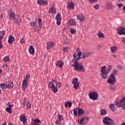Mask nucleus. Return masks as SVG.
I'll list each match as a JSON object with an SVG mask.
<instances>
[{
  "instance_id": "nucleus-1",
  "label": "nucleus",
  "mask_w": 125,
  "mask_h": 125,
  "mask_svg": "<svg viewBox=\"0 0 125 125\" xmlns=\"http://www.w3.org/2000/svg\"><path fill=\"white\" fill-rule=\"evenodd\" d=\"M82 55V54L81 52V50L80 48H77L76 52H75L73 55V58L75 60V61L74 62L72 66V67H74V71H79L80 72H82V73H84V72H85V68L83 67V64L78 62V60L83 58L81 57V55Z\"/></svg>"
},
{
  "instance_id": "nucleus-2",
  "label": "nucleus",
  "mask_w": 125,
  "mask_h": 125,
  "mask_svg": "<svg viewBox=\"0 0 125 125\" xmlns=\"http://www.w3.org/2000/svg\"><path fill=\"white\" fill-rule=\"evenodd\" d=\"M117 108L122 107L123 110H125V97L123 98L120 100H118L114 103Z\"/></svg>"
},
{
  "instance_id": "nucleus-3",
  "label": "nucleus",
  "mask_w": 125,
  "mask_h": 125,
  "mask_svg": "<svg viewBox=\"0 0 125 125\" xmlns=\"http://www.w3.org/2000/svg\"><path fill=\"white\" fill-rule=\"evenodd\" d=\"M101 77L104 80L107 79L109 73L106 71V66L104 65L101 68Z\"/></svg>"
},
{
  "instance_id": "nucleus-4",
  "label": "nucleus",
  "mask_w": 125,
  "mask_h": 125,
  "mask_svg": "<svg viewBox=\"0 0 125 125\" xmlns=\"http://www.w3.org/2000/svg\"><path fill=\"white\" fill-rule=\"evenodd\" d=\"M103 123L106 125H116L115 122L109 117H105L103 120Z\"/></svg>"
},
{
  "instance_id": "nucleus-5",
  "label": "nucleus",
  "mask_w": 125,
  "mask_h": 125,
  "mask_svg": "<svg viewBox=\"0 0 125 125\" xmlns=\"http://www.w3.org/2000/svg\"><path fill=\"white\" fill-rule=\"evenodd\" d=\"M106 82L108 83H109V84L114 85V84L116 83V82H117L116 76H115L113 74H111L108 77V79L106 80Z\"/></svg>"
},
{
  "instance_id": "nucleus-6",
  "label": "nucleus",
  "mask_w": 125,
  "mask_h": 125,
  "mask_svg": "<svg viewBox=\"0 0 125 125\" xmlns=\"http://www.w3.org/2000/svg\"><path fill=\"white\" fill-rule=\"evenodd\" d=\"M89 120V117H83L81 119V120L80 121V119L78 120V124L79 125H86V124H87L88 123V121Z\"/></svg>"
},
{
  "instance_id": "nucleus-7",
  "label": "nucleus",
  "mask_w": 125,
  "mask_h": 125,
  "mask_svg": "<svg viewBox=\"0 0 125 125\" xmlns=\"http://www.w3.org/2000/svg\"><path fill=\"white\" fill-rule=\"evenodd\" d=\"M48 87L52 89L53 93H57V92L58 91V88L57 86H56L54 84H53L52 83H48Z\"/></svg>"
},
{
  "instance_id": "nucleus-8",
  "label": "nucleus",
  "mask_w": 125,
  "mask_h": 125,
  "mask_svg": "<svg viewBox=\"0 0 125 125\" xmlns=\"http://www.w3.org/2000/svg\"><path fill=\"white\" fill-rule=\"evenodd\" d=\"M89 98L90 99H92V100H97L98 99V93L96 92L90 93L89 94Z\"/></svg>"
},
{
  "instance_id": "nucleus-9",
  "label": "nucleus",
  "mask_w": 125,
  "mask_h": 125,
  "mask_svg": "<svg viewBox=\"0 0 125 125\" xmlns=\"http://www.w3.org/2000/svg\"><path fill=\"white\" fill-rule=\"evenodd\" d=\"M79 81V79H78L77 78H74L72 79V83L73 85V88H74L75 89H77L79 86H80V83H78Z\"/></svg>"
},
{
  "instance_id": "nucleus-10",
  "label": "nucleus",
  "mask_w": 125,
  "mask_h": 125,
  "mask_svg": "<svg viewBox=\"0 0 125 125\" xmlns=\"http://www.w3.org/2000/svg\"><path fill=\"white\" fill-rule=\"evenodd\" d=\"M117 33L118 35H124L125 36V28L124 27H121L117 29Z\"/></svg>"
},
{
  "instance_id": "nucleus-11",
  "label": "nucleus",
  "mask_w": 125,
  "mask_h": 125,
  "mask_svg": "<svg viewBox=\"0 0 125 125\" xmlns=\"http://www.w3.org/2000/svg\"><path fill=\"white\" fill-rule=\"evenodd\" d=\"M55 18L57 20V24L58 25H60L61 23V20H62V19L61 18V14H58Z\"/></svg>"
},
{
  "instance_id": "nucleus-12",
  "label": "nucleus",
  "mask_w": 125,
  "mask_h": 125,
  "mask_svg": "<svg viewBox=\"0 0 125 125\" xmlns=\"http://www.w3.org/2000/svg\"><path fill=\"white\" fill-rule=\"evenodd\" d=\"M105 7L106 9H112L114 7V5L111 2H107L105 5Z\"/></svg>"
},
{
  "instance_id": "nucleus-13",
  "label": "nucleus",
  "mask_w": 125,
  "mask_h": 125,
  "mask_svg": "<svg viewBox=\"0 0 125 125\" xmlns=\"http://www.w3.org/2000/svg\"><path fill=\"white\" fill-rule=\"evenodd\" d=\"M83 58L85 59L87 57H89V56H91L92 55V53L89 52H86L82 53Z\"/></svg>"
},
{
  "instance_id": "nucleus-14",
  "label": "nucleus",
  "mask_w": 125,
  "mask_h": 125,
  "mask_svg": "<svg viewBox=\"0 0 125 125\" xmlns=\"http://www.w3.org/2000/svg\"><path fill=\"white\" fill-rule=\"evenodd\" d=\"M8 13L10 19H11V20H13V19L15 18V13L12 12V10L11 9L8 11Z\"/></svg>"
},
{
  "instance_id": "nucleus-15",
  "label": "nucleus",
  "mask_w": 125,
  "mask_h": 125,
  "mask_svg": "<svg viewBox=\"0 0 125 125\" xmlns=\"http://www.w3.org/2000/svg\"><path fill=\"white\" fill-rule=\"evenodd\" d=\"M20 121L22 122L23 124H26V122H27V118H26V115L25 114H22L20 117Z\"/></svg>"
},
{
  "instance_id": "nucleus-16",
  "label": "nucleus",
  "mask_w": 125,
  "mask_h": 125,
  "mask_svg": "<svg viewBox=\"0 0 125 125\" xmlns=\"http://www.w3.org/2000/svg\"><path fill=\"white\" fill-rule=\"evenodd\" d=\"M37 3L40 5H47V2L45 0H39L37 1Z\"/></svg>"
},
{
  "instance_id": "nucleus-17",
  "label": "nucleus",
  "mask_w": 125,
  "mask_h": 125,
  "mask_svg": "<svg viewBox=\"0 0 125 125\" xmlns=\"http://www.w3.org/2000/svg\"><path fill=\"white\" fill-rule=\"evenodd\" d=\"M5 88H7L6 84H3V83H1L0 84V94H1V92Z\"/></svg>"
},
{
  "instance_id": "nucleus-18",
  "label": "nucleus",
  "mask_w": 125,
  "mask_h": 125,
  "mask_svg": "<svg viewBox=\"0 0 125 125\" xmlns=\"http://www.w3.org/2000/svg\"><path fill=\"white\" fill-rule=\"evenodd\" d=\"M27 83L28 82H27V80H26V79H24L22 82V89H23V90H25L26 88H27Z\"/></svg>"
},
{
  "instance_id": "nucleus-19",
  "label": "nucleus",
  "mask_w": 125,
  "mask_h": 125,
  "mask_svg": "<svg viewBox=\"0 0 125 125\" xmlns=\"http://www.w3.org/2000/svg\"><path fill=\"white\" fill-rule=\"evenodd\" d=\"M78 117H81V116H83V114H84V111L82 108H78Z\"/></svg>"
},
{
  "instance_id": "nucleus-20",
  "label": "nucleus",
  "mask_w": 125,
  "mask_h": 125,
  "mask_svg": "<svg viewBox=\"0 0 125 125\" xmlns=\"http://www.w3.org/2000/svg\"><path fill=\"white\" fill-rule=\"evenodd\" d=\"M42 122L39 119H36L33 120V123L32 124V125H40Z\"/></svg>"
},
{
  "instance_id": "nucleus-21",
  "label": "nucleus",
  "mask_w": 125,
  "mask_h": 125,
  "mask_svg": "<svg viewBox=\"0 0 125 125\" xmlns=\"http://www.w3.org/2000/svg\"><path fill=\"white\" fill-rule=\"evenodd\" d=\"M6 86H7V88H11L14 86V84L12 82H8L6 83Z\"/></svg>"
},
{
  "instance_id": "nucleus-22",
  "label": "nucleus",
  "mask_w": 125,
  "mask_h": 125,
  "mask_svg": "<svg viewBox=\"0 0 125 125\" xmlns=\"http://www.w3.org/2000/svg\"><path fill=\"white\" fill-rule=\"evenodd\" d=\"M77 18L80 21H85V17L83 15H78L77 16Z\"/></svg>"
},
{
  "instance_id": "nucleus-23",
  "label": "nucleus",
  "mask_w": 125,
  "mask_h": 125,
  "mask_svg": "<svg viewBox=\"0 0 125 125\" xmlns=\"http://www.w3.org/2000/svg\"><path fill=\"white\" fill-rule=\"evenodd\" d=\"M54 45V43L52 42H48L47 43V48L46 49L48 50L49 48H51Z\"/></svg>"
},
{
  "instance_id": "nucleus-24",
  "label": "nucleus",
  "mask_w": 125,
  "mask_h": 125,
  "mask_svg": "<svg viewBox=\"0 0 125 125\" xmlns=\"http://www.w3.org/2000/svg\"><path fill=\"white\" fill-rule=\"evenodd\" d=\"M67 8H70V9H74V3L72 1H68Z\"/></svg>"
},
{
  "instance_id": "nucleus-25",
  "label": "nucleus",
  "mask_w": 125,
  "mask_h": 125,
  "mask_svg": "<svg viewBox=\"0 0 125 125\" xmlns=\"http://www.w3.org/2000/svg\"><path fill=\"white\" fill-rule=\"evenodd\" d=\"M14 42V38L13 36L10 35L9 36V39L8 40V42L10 43V44H11Z\"/></svg>"
},
{
  "instance_id": "nucleus-26",
  "label": "nucleus",
  "mask_w": 125,
  "mask_h": 125,
  "mask_svg": "<svg viewBox=\"0 0 125 125\" xmlns=\"http://www.w3.org/2000/svg\"><path fill=\"white\" fill-rule=\"evenodd\" d=\"M30 54H34L35 53V48L33 46H30L29 48Z\"/></svg>"
},
{
  "instance_id": "nucleus-27",
  "label": "nucleus",
  "mask_w": 125,
  "mask_h": 125,
  "mask_svg": "<svg viewBox=\"0 0 125 125\" xmlns=\"http://www.w3.org/2000/svg\"><path fill=\"white\" fill-rule=\"evenodd\" d=\"M69 22L70 24V25H72V26H76V21L74 19H70L69 20Z\"/></svg>"
},
{
  "instance_id": "nucleus-28",
  "label": "nucleus",
  "mask_w": 125,
  "mask_h": 125,
  "mask_svg": "<svg viewBox=\"0 0 125 125\" xmlns=\"http://www.w3.org/2000/svg\"><path fill=\"white\" fill-rule=\"evenodd\" d=\"M63 62L61 61H58L57 63H56V66L58 67H60V68H62V66H63Z\"/></svg>"
},
{
  "instance_id": "nucleus-29",
  "label": "nucleus",
  "mask_w": 125,
  "mask_h": 125,
  "mask_svg": "<svg viewBox=\"0 0 125 125\" xmlns=\"http://www.w3.org/2000/svg\"><path fill=\"white\" fill-rule=\"evenodd\" d=\"M110 50L112 53H115L118 50V47L116 46H112L110 47Z\"/></svg>"
},
{
  "instance_id": "nucleus-30",
  "label": "nucleus",
  "mask_w": 125,
  "mask_h": 125,
  "mask_svg": "<svg viewBox=\"0 0 125 125\" xmlns=\"http://www.w3.org/2000/svg\"><path fill=\"white\" fill-rule=\"evenodd\" d=\"M98 37L100 39H104L105 35H104V34L102 33L101 32L99 31L98 34Z\"/></svg>"
},
{
  "instance_id": "nucleus-31",
  "label": "nucleus",
  "mask_w": 125,
  "mask_h": 125,
  "mask_svg": "<svg viewBox=\"0 0 125 125\" xmlns=\"http://www.w3.org/2000/svg\"><path fill=\"white\" fill-rule=\"evenodd\" d=\"M5 35V31H2L0 32V41L3 39V36Z\"/></svg>"
},
{
  "instance_id": "nucleus-32",
  "label": "nucleus",
  "mask_w": 125,
  "mask_h": 125,
  "mask_svg": "<svg viewBox=\"0 0 125 125\" xmlns=\"http://www.w3.org/2000/svg\"><path fill=\"white\" fill-rule=\"evenodd\" d=\"M101 115L102 116H105L107 115V111L104 109H101Z\"/></svg>"
},
{
  "instance_id": "nucleus-33",
  "label": "nucleus",
  "mask_w": 125,
  "mask_h": 125,
  "mask_svg": "<svg viewBox=\"0 0 125 125\" xmlns=\"http://www.w3.org/2000/svg\"><path fill=\"white\" fill-rule=\"evenodd\" d=\"M72 111H73L74 115L75 117H78V108L73 109Z\"/></svg>"
},
{
  "instance_id": "nucleus-34",
  "label": "nucleus",
  "mask_w": 125,
  "mask_h": 125,
  "mask_svg": "<svg viewBox=\"0 0 125 125\" xmlns=\"http://www.w3.org/2000/svg\"><path fill=\"white\" fill-rule=\"evenodd\" d=\"M38 23H39V26L40 27V28H42V19L39 18L38 19Z\"/></svg>"
},
{
  "instance_id": "nucleus-35",
  "label": "nucleus",
  "mask_w": 125,
  "mask_h": 125,
  "mask_svg": "<svg viewBox=\"0 0 125 125\" xmlns=\"http://www.w3.org/2000/svg\"><path fill=\"white\" fill-rule=\"evenodd\" d=\"M49 12L50 13H55L56 12V10H55V8H50L49 10Z\"/></svg>"
},
{
  "instance_id": "nucleus-36",
  "label": "nucleus",
  "mask_w": 125,
  "mask_h": 125,
  "mask_svg": "<svg viewBox=\"0 0 125 125\" xmlns=\"http://www.w3.org/2000/svg\"><path fill=\"white\" fill-rule=\"evenodd\" d=\"M65 107H68V108H70L72 107V103H69V102H66L64 104Z\"/></svg>"
},
{
  "instance_id": "nucleus-37",
  "label": "nucleus",
  "mask_w": 125,
  "mask_h": 125,
  "mask_svg": "<svg viewBox=\"0 0 125 125\" xmlns=\"http://www.w3.org/2000/svg\"><path fill=\"white\" fill-rule=\"evenodd\" d=\"M113 69V66L112 65H109L107 68L106 72L109 74L111 72V70Z\"/></svg>"
},
{
  "instance_id": "nucleus-38",
  "label": "nucleus",
  "mask_w": 125,
  "mask_h": 125,
  "mask_svg": "<svg viewBox=\"0 0 125 125\" xmlns=\"http://www.w3.org/2000/svg\"><path fill=\"white\" fill-rule=\"evenodd\" d=\"M3 61H4V62H9L10 59H9V57L8 56H6L3 59Z\"/></svg>"
},
{
  "instance_id": "nucleus-39",
  "label": "nucleus",
  "mask_w": 125,
  "mask_h": 125,
  "mask_svg": "<svg viewBox=\"0 0 125 125\" xmlns=\"http://www.w3.org/2000/svg\"><path fill=\"white\" fill-rule=\"evenodd\" d=\"M5 110L8 113H9L10 114L12 113V110H11V108L7 107L5 108Z\"/></svg>"
},
{
  "instance_id": "nucleus-40",
  "label": "nucleus",
  "mask_w": 125,
  "mask_h": 125,
  "mask_svg": "<svg viewBox=\"0 0 125 125\" xmlns=\"http://www.w3.org/2000/svg\"><path fill=\"white\" fill-rule=\"evenodd\" d=\"M109 107L112 111H115V104H111Z\"/></svg>"
},
{
  "instance_id": "nucleus-41",
  "label": "nucleus",
  "mask_w": 125,
  "mask_h": 125,
  "mask_svg": "<svg viewBox=\"0 0 125 125\" xmlns=\"http://www.w3.org/2000/svg\"><path fill=\"white\" fill-rule=\"evenodd\" d=\"M56 85L57 86V88H60L61 87L62 84H61V82H58L56 83Z\"/></svg>"
},
{
  "instance_id": "nucleus-42",
  "label": "nucleus",
  "mask_w": 125,
  "mask_h": 125,
  "mask_svg": "<svg viewBox=\"0 0 125 125\" xmlns=\"http://www.w3.org/2000/svg\"><path fill=\"white\" fill-rule=\"evenodd\" d=\"M69 50V47H64L62 48V51L63 52H67Z\"/></svg>"
},
{
  "instance_id": "nucleus-43",
  "label": "nucleus",
  "mask_w": 125,
  "mask_h": 125,
  "mask_svg": "<svg viewBox=\"0 0 125 125\" xmlns=\"http://www.w3.org/2000/svg\"><path fill=\"white\" fill-rule=\"evenodd\" d=\"M70 32L71 34H75L76 32V29H75V28H71L70 29Z\"/></svg>"
},
{
  "instance_id": "nucleus-44",
  "label": "nucleus",
  "mask_w": 125,
  "mask_h": 125,
  "mask_svg": "<svg viewBox=\"0 0 125 125\" xmlns=\"http://www.w3.org/2000/svg\"><path fill=\"white\" fill-rule=\"evenodd\" d=\"M89 1L90 3H94V2H98V0H88Z\"/></svg>"
},
{
  "instance_id": "nucleus-45",
  "label": "nucleus",
  "mask_w": 125,
  "mask_h": 125,
  "mask_svg": "<svg viewBox=\"0 0 125 125\" xmlns=\"http://www.w3.org/2000/svg\"><path fill=\"white\" fill-rule=\"evenodd\" d=\"M27 99H24L23 102V106H26V105H27Z\"/></svg>"
},
{
  "instance_id": "nucleus-46",
  "label": "nucleus",
  "mask_w": 125,
  "mask_h": 125,
  "mask_svg": "<svg viewBox=\"0 0 125 125\" xmlns=\"http://www.w3.org/2000/svg\"><path fill=\"white\" fill-rule=\"evenodd\" d=\"M30 24L31 25V27H35L36 25V21L30 22Z\"/></svg>"
},
{
  "instance_id": "nucleus-47",
  "label": "nucleus",
  "mask_w": 125,
  "mask_h": 125,
  "mask_svg": "<svg viewBox=\"0 0 125 125\" xmlns=\"http://www.w3.org/2000/svg\"><path fill=\"white\" fill-rule=\"evenodd\" d=\"M94 8L96 10L99 9V5L96 4L94 6Z\"/></svg>"
},
{
  "instance_id": "nucleus-48",
  "label": "nucleus",
  "mask_w": 125,
  "mask_h": 125,
  "mask_svg": "<svg viewBox=\"0 0 125 125\" xmlns=\"http://www.w3.org/2000/svg\"><path fill=\"white\" fill-rule=\"evenodd\" d=\"M58 118H59V120L60 121H62V120H63V116H62V115H59Z\"/></svg>"
},
{
  "instance_id": "nucleus-49",
  "label": "nucleus",
  "mask_w": 125,
  "mask_h": 125,
  "mask_svg": "<svg viewBox=\"0 0 125 125\" xmlns=\"http://www.w3.org/2000/svg\"><path fill=\"white\" fill-rule=\"evenodd\" d=\"M111 74H113V76H114V75H117V74H118V70H113V72Z\"/></svg>"
},
{
  "instance_id": "nucleus-50",
  "label": "nucleus",
  "mask_w": 125,
  "mask_h": 125,
  "mask_svg": "<svg viewBox=\"0 0 125 125\" xmlns=\"http://www.w3.org/2000/svg\"><path fill=\"white\" fill-rule=\"evenodd\" d=\"M118 6L119 8H122V7H123V6H124V4H122V3H119V4H118Z\"/></svg>"
},
{
  "instance_id": "nucleus-51",
  "label": "nucleus",
  "mask_w": 125,
  "mask_h": 125,
  "mask_svg": "<svg viewBox=\"0 0 125 125\" xmlns=\"http://www.w3.org/2000/svg\"><path fill=\"white\" fill-rule=\"evenodd\" d=\"M26 105H27L26 108L27 109H30L31 108V104L27 103V104H26Z\"/></svg>"
},
{
  "instance_id": "nucleus-52",
  "label": "nucleus",
  "mask_w": 125,
  "mask_h": 125,
  "mask_svg": "<svg viewBox=\"0 0 125 125\" xmlns=\"http://www.w3.org/2000/svg\"><path fill=\"white\" fill-rule=\"evenodd\" d=\"M29 78H30V75L29 74H27L25 76V80H26V81H27V80H28V79H29Z\"/></svg>"
},
{
  "instance_id": "nucleus-53",
  "label": "nucleus",
  "mask_w": 125,
  "mask_h": 125,
  "mask_svg": "<svg viewBox=\"0 0 125 125\" xmlns=\"http://www.w3.org/2000/svg\"><path fill=\"white\" fill-rule=\"evenodd\" d=\"M52 83L53 84H53V83H56V80H54V79H52V81H51V82H50L49 83Z\"/></svg>"
},
{
  "instance_id": "nucleus-54",
  "label": "nucleus",
  "mask_w": 125,
  "mask_h": 125,
  "mask_svg": "<svg viewBox=\"0 0 125 125\" xmlns=\"http://www.w3.org/2000/svg\"><path fill=\"white\" fill-rule=\"evenodd\" d=\"M7 106H8V108H11V104H10V103H8L7 104H6Z\"/></svg>"
},
{
  "instance_id": "nucleus-55",
  "label": "nucleus",
  "mask_w": 125,
  "mask_h": 125,
  "mask_svg": "<svg viewBox=\"0 0 125 125\" xmlns=\"http://www.w3.org/2000/svg\"><path fill=\"white\" fill-rule=\"evenodd\" d=\"M60 124V120H57L56 121V125H59Z\"/></svg>"
},
{
  "instance_id": "nucleus-56",
  "label": "nucleus",
  "mask_w": 125,
  "mask_h": 125,
  "mask_svg": "<svg viewBox=\"0 0 125 125\" xmlns=\"http://www.w3.org/2000/svg\"><path fill=\"white\" fill-rule=\"evenodd\" d=\"M21 42L22 43H24L25 42V40H24L23 39H21Z\"/></svg>"
},
{
  "instance_id": "nucleus-57",
  "label": "nucleus",
  "mask_w": 125,
  "mask_h": 125,
  "mask_svg": "<svg viewBox=\"0 0 125 125\" xmlns=\"http://www.w3.org/2000/svg\"><path fill=\"white\" fill-rule=\"evenodd\" d=\"M21 22H22V20L21 19H19L17 22V23H21Z\"/></svg>"
},
{
  "instance_id": "nucleus-58",
  "label": "nucleus",
  "mask_w": 125,
  "mask_h": 125,
  "mask_svg": "<svg viewBox=\"0 0 125 125\" xmlns=\"http://www.w3.org/2000/svg\"><path fill=\"white\" fill-rule=\"evenodd\" d=\"M65 43L67 44L69 42V40L68 39H65L64 41Z\"/></svg>"
},
{
  "instance_id": "nucleus-59",
  "label": "nucleus",
  "mask_w": 125,
  "mask_h": 125,
  "mask_svg": "<svg viewBox=\"0 0 125 125\" xmlns=\"http://www.w3.org/2000/svg\"><path fill=\"white\" fill-rule=\"evenodd\" d=\"M98 48L100 49H101V48H102V46L101 45H98Z\"/></svg>"
},
{
  "instance_id": "nucleus-60",
  "label": "nucleus",
  "mask_w": 125,
  "mask_h": 125,
  "mask_svg": "<svg viewBox=\"0 0 125 125\" xmlns=\"http://www.w3.org/2000/svg\"><path fill=\"white\" fill-rule=\"evenodd\" d=\"M2 18H3V15H2V14H1L0 16V19H2Z\"/></svg>"
},
{
  "instance_id": "nucleus-61",
  "label": "nucleus",
  "mask_w": 125,
  "mask_h": 125,
  "mask_svg": "<svg viewBox=\"0 0 125 125\" xmlns=\"http://www.w3.org/2000/svg\"><path fill=\"white\" fill-rule=\"evenodd\" d=\"M39 31L40 30L39 29H34V32H39Z\"/></svg>"
},
{
  "instance_id": "nucleus-62",
  "label": "nucleus",
  "mask_w": 125,
  "mask_h": 125,
  "mask_svg": "<svg viewBox=\"0 0 125 125\" xmlns=\"http://www.w3.org/2000/svg\"><path fill=\"white\" fill-rule=\"evenodd\" d=\"M0 48H2V44H1V43L0 42Z\"/></svg>"
},
{
  "instance_id": "nucleus-63",
  "label": "nucleus",
  "mask_w": 125,
  "mask_h": 125,
  "mask_svg": "<svg viewBox=\"0 0 125 125\" xmlns=\"http://www.w3.org/2000/svg\"><path fill=\"white\" fill-rule=\"evenodd\" d=\"M122 42H125V38H123Z\"/></svg>"
},
{
  "instance_id": "nucleus-64",
  "label": "nucleus",
  "mask_w": 125,
  "mask_h": 125,
  "mask_svg": "<svg viewBox=\"0 0 125 125\" xmlns=\"http://www.w3.org/2000/svg\"><path fill=\"white\" fill-rule=\"evenodd\" d=\"M2 125H6V122H4Z\"/></svg>"
}]
</instances>
